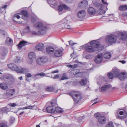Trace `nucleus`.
<instances>
[{
  "mask_svg": "<svg viewBox=\"0 0 127 127\" xmlns=\"http://www.w3.org/2000/svg\"><path fill=\"white\" fill-rule=\"evenodd\" d=\"M21 15H22L25 17H27L28 16V14L26 10H23L21 11Z\"/></svg>",
  "mask_w": 127,
  "mask_h": 127,
  "instance_id": "32",
  "label": "nucleus"
},
{
  "mask_svg": "<svg viewBox=\"0 0 127 127\" xmlns=\"http://www.w3.org/2000/svg\"><path fill=\"white\" fill-rule=\"evenodd\" d=\"M0 88L3 90H5L8 88L7 85L4 83H2L0 84Z\"/></svg>",
  "mask_w": 127,
  "mask_h": 127,
  "instance_id": "28",
  "label": "nucleus"
},
{
  "mask_svg": "<svg viewBox=\"0 0 127 127\" xmlns=\"http://www.w3.org/2000/svg\"><path fill=\"white\" fill-rule=\"evenodd\" d=\"M63 8L65 10H69L70 9V8L66 5L63 4Z\"/></svg>",
  "mask_w": 127,
  "mask_h": 127,
  "instance_id": "45",
  "label": "nucleus"
},
{
  "mask_svg": "<svg viewBox=\"0 0 127 127\" xmlns=\"http://www.w3.org/2000/svg\"><path fill=\"white\" fill-rule=\"evenodd\" d=\"M31 30L30 29L29 26H28L26 27L24 29V31L26 32H31Z\"/></svg>",
  "mask_w": 127,
  "mask_h": 127,
  "instance_id": "38",
  "label": "nucleus"
},
{
  "mask_svg": "<svg viewBox=\"0 0 127 127\" xmlns=\"http://www.w3.org/2000/svg\"><path fill=\"white\" fill-rule=\"evenodd\" d=\"M27 41L23 40L21 41L18 45V48L19 49H21L22 47L27 44Z\"/></svg>",
  "mask_w": 127,
  "mask_h": 127,
  "instance_id": "20",
  "label": "nucleus"
},
{
  "mask_svg": "<svg viewBox=\"0 0 127 127\" xmlns=\"http://www.w3.org/2000/svg\"><path fill=\"white\" fill-rule=\"evenodd\" d=\"M13 40L9 37H7L6 39L5 43L8 45H10L13 43Z\"/></svg>",
  "mask_w": 127,
  "mask_h": 127,
  "instance_id": "27",
  "label": "nucleus"
},
{
  "mask_svg": "<svg viewBox=\"0 0 127 127\" xmlns=\"http://www.w3.org/2000/svg\"><path fill=\"white\" fill-rule=\"evenodd\" d=\"M34 61V60L29 58L27 60V63L29 64H32Z\"/></svg>",
  "mask_w": 127,
  "mask_h": 127,
  "instance_id": "37",
  "label": "nucleus"
},
{
  "mask_svg": "<svg viewBox=\"0 0 127 127\" xmlns=\"http://www.w3.org/2000/svg\"><path fill=\"white\" fill-rule=\"evenodd\" d=\"M35 106V105L33 106L30 105L26 107L27 109H32Z\"/></svg>",
  "mask_w": 127,
  "mask_h": 127,
  "instance_id": "51",
  "label": "nucleus"
},
{
  "mask_svg": "<svg viewBox=\"0 0 127 127\" xmlns=\"http://www.w3.org/2000/svg\"><path fill=\"white\" fill-rule=\"evenodd\" d=\"M26 75V76L27 77V78L31 77L32 76V75L30 73H28V74H27Z\"/></svg>",
  "mask_w": 127,
  "mask_h": 127,
  "instance_id": "57",
  "label": "nucleus"
},
{
  "mask_svg": "<svg viewBox=\"0 0 127 127\" xmlns=\"http://www.w3.org/2000/svg\"><path fill=\"white\" fill-rule=\"evenodd\" d=\"M122 16L123 17H126L127 16V12H124L122 14Z\"/></svg>",
  "mask_w": 127,
  "mask_h": 127,
  "instance_id": "56",
  "label": "nucleus"
},
{
  "mask_svg": "<svg viewBox=\"0 0 127 127\" xmlns=\"http://www.w3.org/2000/svg\"><path fill=\"white\" fill-rule=\"evenodd\" d=\"M7 66L11 70L20 73H23L27 71V70L26 69L21 67L19 68L17 65L13 64H8Z\"/></svg>",
  "mask_w": 127,
  "mask_h": 127,
  "instance_id": "4",
  "label": "nucleus"
},
{
  "mask_svg": "<svg viewBox=\"0 0 127 127\" xmlns=\"http://www.w3.org/2000/svg\"><path fill=\"white\" fill-rule=\"evenodd\" d=\"M124 114V112L123 111H120L119 112V114L120 115H123Z\"/></svg>",
  "mask_w": 127,
  "mask_h": 127,
  "instance_id": "64",
  "label": "nucleus"
},
{
  "mask_svg": "<svg viewBox=\"0 0 127 127\" xmlns=\"http://www.w3.org/2000/svg\"><path fill=\"white\" fill-rule=\"evenodd\" d=\"M14 121V119L13 117H11L10 119V122L11 124Z\"/></svg>",
  "mask_w": 127,
  "mask_h": 127,
  "instance_id": "48",
  "label": "nucleus"
},
{
  "mask_svg": "<svg viewBox=\"0 0 127 127\" xmlns=\"http://www.w3.org/2000/svg\"><path fill=\"white\" fill-rule=\"evenodd\" d=\"M63 52L60 49L56 50L54 52V56L56 57H59L62 55Z\"/></svg>",
  "mask_w": 127,
  "mask_h": 127,
  "instance_id": "13",
  "label": "nucleus"
},
{
  "mask_svg": "<svg viewBox=\"0 0 127 127\" xmlns=\"http://www.w3.org/2000/svg\"><path fill=\"white\" fill-rule=\"evenodd\" d=\"M4 31L0 29V33H2L3 34V35H4Z\"/></svg>",
  "mask_w": 127,
  "mask_h": 127,
  "instance_id": "59",
  "label": "nucleus"
},
{
  "mask_svg": "<svg viewBox=\"0 0 127 127\" xmlns=\"http://www.w3.org/2000/svg\"><path fill=\"white\" fill-rule=\"evenodd\" d=\"M15 91L14 89H9L7 91L6 95L8 96H12L14 94Z\"/></svg>",
  "mask_w": 127,
  "mask_h": 127,
  "instance_id": "23",
  "label": "nucleus"
},
{
  "mask_svg": "<svg viewBox=\"0 0 127 127\" xmlns=\"http://www.w3.org/2000/svg\"><path fill=\"white\" fill-rule=\"evenodd\" d=\"M34 26L39 29L38 31L39 33L41 35H44L47 32V25L41 22H38L35 24Z\"/></svg>",
  "mask_w": 127,
  "mask_h": 127,
  "instance_id": "3",
  "label": "nucleus"
},
{
  "mask_svg": "<svg viewBox=\"0 0 127 127\" xmlns=\"http://www.w3.org/2000/svg\"><path fill=\"white\" fill-rule=\"evenodd\" d=\"M120 72L119 70L118 69L115 68L113 69L111 73L114 77H116L119 76Z\"/></svg>",
  "mask_w": 127,
  "mask_h": 127,
  "instance_id": "16",
  "label": "nucleus"
},
{
  "mask_svg": "<svg viewBox=\"0 0 127 127\" xmlns=\"http://www.w3.org/2000/svg\"><path fill=\"white\" fill-rule=\"evenodd\" d=\"M7 5H6L2 6V7H0V12H2V10H4L7 7Z\"/></svg>",
  "mask_w": 127,
  "mask_h": 127,
  "instance_id": "43",
  "label": "nucleus"
},
{
  "mask_svg": "<svg viewBox=\"0 0 127 127\" xmlns=\"http://www.w3.org/2000/svg\"><path fill=\"white\" fill-rule=\"evenodd\" d=\"M98 120L99 123L102 124H105L106 122V118L104 116H100L99 117Z\"/></svg>",
  "mask_w": 127,
  "mask_h": 127,
  "instance_id": "21",
  "label": "nucleus"
},
{
  "mask_svg": "<svg viewBox=\"0 0 127 127\" xmlns=\"http://www.w3.org/2000/svg\"><path fill=\"white\" fill-rule=\"evenodd\" d=\"M119 62L122 63V64H125L126 63V61L124 60L120 61Z\"/></svg>",
  "mask_w": 127,
  "mask_h": 127,
  "instance_id": "62",
  "label": "nucleus"
},
{
  "mask_svg": "<svg viewBox=\"0 0 127 127\" xmlns=\"http://www.w3.org/2000/svg\"><path fill=\"white\" fill-rule=\"evenodd\" d=\"M0 127H8L7 123L5 122L0 123Z\"/></svg>",
  "mask_w": 127,
  "mask_h": 127,
  "instance_id": "34",
  "label": "nucleus"
},
{
  "mask_svg": "<svg viewBox=\"0 0 127 127\" xmlns=\"http://www.w3.org/2000/svg\"><path fill=\"white\" fill-rule=\"evenodd\" d=\"M127 77V74L125 72H121L119 73V78L121 80H123Z\"/></svg>",
  "mask_w": 127,
  "mask_h": 127,
  "instance_id": "17",
  "label": "nucleus"
},
{
  "mask_svg": "<svg viewBox=\"0 0 127 127\" xmlns=\"http://www.w3.org/2000/svg\"><path fill=\"white\" fill-rule=\"evenodd\" d=\"M0 79L3 81H6L7 79H10L12 78V76L11 75L8 74L6 75L4 74L0 77Z\"/></svg>",
  "mask_w": 127,
  "mask_h": 127,
  "instance_id": "15",
  "label": "nucleus"
},
{
  "mask_svg": "<svg viewBox=\"0 0 127 127\" xmlns=\"http://www.w3.org/2000/svg\"><path fill=\"white\" fill-rule=\"evenodd\" d=\"M84 73L82 72H79L75 74L76 76L77 77H82Z\"/></svg>",
  "mask_w": 127,
  "mask_h": 127,
  "instance_id": "39",
  "label": "nucleus"
},
{
  "mask_svg": "<svg viewBox=\"0 0 127 127\" xmlns=\"http://www.w3.org/2000/svg\"><path fill=\"white\" fill-rule=\"evenodd\" d=\"M87 79L86 78L82 79L79 81L80 85L82 86H84L87 85Z\"/></svg>",
  "mask_w": 127,
  "mask_h": 127,
  "instance_id": "26",
  "label": "nucleus"
},
{
  "mask_svg": "<svg viewBox=\"0 0 127 127\" xmlns=\"http://www.w3.org/2000/svg\"><path fill=\"white\" fill-rule=\"evenodd\" d=\"M55 111L57 112L61 113L63 112L64 111L62 109L59 107H56L55 110L51 106L48 107V113H54Z\"/></svg>",
  "mask_w": 127,
  "mask_h": 127,
  "instance_id": "8",
  "label": "nucleus"
},
{
  "mask_svg": "<svg viewBox=\"0 0 127 127\" xmlns=\"http://www.w3.org/2000/svg\"><path fill=\"white\" fill-rule=\"evenodd\" d=\"M59 72V70H56L52 71V73H58Z\"/></svg>",
  "mask_w": 127,
  "mask_h": 127,
  "instance_id": "61",
  "label": "nucleus"
},
{
  "mask_svg": "<svg viewBox=\"0 0 127 127\" xmlns=\"http://www.w3.org/2000/svg\"><path fill=\"white\" fill-rule=\"evenodd\" d=\"M118 38L120 39L125 40L127 39V32H123L119 33L118 35Z\"/></svg>",
  "mask_w": 127,
  "mask_h": 127,
  "instance_id": "10",
  "label": "nucleus"
},
{
  "mask_svg": "<svg viewBox=\"0 0 127 127\" xmlns=\"http://www.w3.org/2000/svg\"><path fill=\"white\" fill-rule=\"evenodd\" d=\"M28 57L29 58L35 60L36 58V56L35 54L33 52H30L28 54Z\"/></svg>",
  "mask_w": 127,
  "mask_h": 127,
  "instance_id": "25",
  "label": "nucleus"
},
{
  "mask_svg": "<svg viewBox=\"0 0 127 127\" xmlns=\"http://www.w3.org/2000/svg\"><path fill=\"white\" fill-rule=\"evenodd\" d=\"M108 76L109 78L111 79H112L114 77L112 73H109L108 74Z\"/></svg>",
  "mask_w": 127,
  "mask_h": 127,
  "instance_id": "46",
  "label": "nucleus"
},
{
  "mask_svg": "<svg viewBox=\"0 0 127 127\" xmlns=\"http://www.w3.org/2000/svg\"><path fill=\"white\" fill-rule=\"evenodd\" d=\"M103 55L102 53L98 54L95 57V63L99 64L101 62L102 60Z\"/></svg>",
  "mask_w": 127,
  "mask_h": 127,
  "instance_id": "12",
  "label": "nucleus"
},
{
  "mask_svg": "<svg viewBox=\"0 0 127 127\" xmlns=\"http://www.w3.org/2000/svg\"><path fill=\"white\" fill-rule=\"evenodd\" d=\"M86 13L84 10H82L79 11L77 14L78 17L79 19H83Z\"/></svg>",
  "mask_w": 127,
  "mask_h": 127,
  "instance_id": "14",
  "label": "nucleus"
},
{
  "mask_svg": "<svg viewBox=\"0 0 127 127\" xmlns=\"http://www.w3.org/2000/svg\"><path fill=\"white\" fill-rule=\"evenodd\" d=\"M54 92L55 93L57 92V90H55L53 87H48V92Z\"/></svg>",
  "mask_w": 127,
  "mask_h": 127,
  "instance_id": "33",
  "label": "nucleus"
},
{
  "mask_svg": "<svg viewBox=\"0 0 127 127\" xmlns=\"http://www.w3.org/2000/svg\"><path fill=\"white\" fill-rule=\"evenodd\" d=\"M47 61V57L44 56L38 58L36 60V63L39 65H42L46 63Z\"/></svg>",
  "mask_w": 127,
  "mask_h": 127,
  "instance_id": "7",
  "label": "nucleus"
},
{
  "mask_svg": "<svg viewBox=\"0 0 127 127\" xmlns=\"http://www.w3.org/2000/svg\"><path fill=\"white\" fill-rule=\"evenodd\" d=\"M106 127H113V123L112 122H109L106 125Z\"/></svg>",
  "mask_w": 127,
  "mask_h": 127,
  "instance_id": "42",
  "label": "nucleus"
},
{
  "mask_svg": "<svg viewBox=\"0 0 127 127\" xmlns=\"http://www.w3.org/2000/svg\"><path fill=\"white\" fill-rule=\"evenodd\" d=\"M106 39L109 43H113L116 41L117 37L114 35H110L107 36Z\"/></svg>",
  "mask_w": 127,
  "mask_h": 127,
  "instance_id": "9",
  "label": "nucleus"
},
{
  "mask_svg": "<svg viewBox=\"0 0 127 127\" xmlns=\"http://www.w3.org/2000/svg\"><path fill=\"white\" fill-rule=\"evenodd\" d=\"M85 50L87 52L92 53L95 51L99 52L102 50L104 47L100 44L99 43L95 40H93L84 45Z\"/></svg>",
  "mask_w": 127,
  "mask_h": 127,
  "instance_id": "1",
  "label": "nucleus"
},
{
  "mask_svg": "<svg viewBox=\"0 0 127 127\" xmlns=\"http://www.w3.org/2000/svg\"><path fill=\"white\" fill-rule=\"evenodd\" d=\"M88 4V3L87 1L86 0H84L81 2L80 4V6L85 7Z\"/></svg>",
  "mask_w": 127,
  "mask_h": 127,
  "instance_id": "30",
  "label": "nucleus"
},
{
  "mask_svg": "<svg viewBox=\"0 0 127 127\" xmlns=\"http://www.w3.org/2000/svg\"><path fill=\"white\" fill-rule=\"evenodd\" d=\"M14 62L16 63H20L21 62V60L19 57H17L14 60Z\"/></svg>",
  "mask_w": 127,
  "mask_h": 127,
  "instance_id": "36",
  "label": "nucleus"
},
{
  "mask_svg": "<svg viewBox=\"0 0 127 127\" xmlns=\"http://www.w3.org/2000/svg\"><path fill=\"white\" fill-rule=\"evenodd\" d=\"M54 44H48V54L52 55L54 53Z\"/></svg>",
  "mask_w": 127,
  "mask_h": 127,
  "instance_id": "11",
  "label": "nucleus"
},
{
  "mask_svg": "<svg viewBox=\"0 0 127 127\" xmlns=\"http://www.w3.org/2000/svg\"><path fill=\"white\" fill-rule=\"evenodd\" d=\"M58 9L60 12H62L63 10V4L62 5H58Z\"/></svg>",
  "mask_w": 127,
  "mask_h": 127,
  "instance_id": "35",
  "label": "nucleus"
},
{
  "mask_svg": "<svg viewBox=\"0 0 127 127\" xmlns=\"http://www.w3.org/2000/svg\"><path fill=\"white\" fill-rule=\"evenodd\" d=\"M100 114L99 113H96L94 115V116L96 118H97L98 117H100Z\"/></svg>",
  "mask_w": 127,
  "mask_h": 127,
  "instance_id": "50",
  "label": "nucleus"
},
{
  "mask_svg": "<svg viewBox=\"0 0 127 127\" xmlns=\"http://www.w3.org/2000/svg\"><path fill=\"white\" fill-rule=\"evenodd\" d=\"M69 43L70 46H72L76 43H73V42L72 41H69Z\"/></svg>",
  "mask_w": 127,
  "mask_h": 127,
  "instance_id": "54",
  "label": "nucleus"
},
{
  "mask_svg": "<svg viewBox=\"0 0 127 127\" xmlns=\"http://www.w3.org/2000/svg\"><path fill=\"white\" fill-rule=\"evenodd\" d=\"M67 79L68 78L66 77V74L64 73L63 74L62 77L61 79V80H63L64 79Z\"/></svg>",
  "mask_w": 127,
  "mask_h": 127,
  "instance_id": "44",
  "label": "nucleus"
},
{
  "mask_svg": "<svg viewBox=\"0 0 127 127\" xmlns=\"http://www.w3.org/2000/svg\"><path fill=\"white\" fill-rule=\"evenodd\" d=\"M67 94L73 97L75 102L76 103L78 102L81 99L80 94L78 92L72 91Z\"/></svg>",
  "mask_w": 127,
  "mask_h": 127,
  "instance_id": "5",
  "label": "nucleus"
},
{
  "mask_svg": "<svg viewBox=\"0 0 127 127\" xmlns=\"http://www.w3.org/2000/svg\"><path fill=\"white\" fill-rule=\"evenodd\" d=\"M110 86L108 85H104L101 88L100 91L101 92H106L110 89Z\"/></svg>",
  "mask_w": 127,
  "mask_h": 127,
  "instance_id": "24",
  "label": "nucleus"
},
{
  "mask_svg": "<svg viewBox=\"0 0 127 127\" xmlns=\"http://www.w3.org/2000/svg\"><path fill=\"white\" fill-rule=\"evenodd\" d=\"M51 103L53 106L56 105L57 104V101L56 99L53 100L51 102Z\"/></svg>",
  "mask_w": 127,
  "mask_h": 127,
  "instance_id": "40",
  "label": "nucleus"
},
{
  "mask_svg": "<svg viewBox=\"0 0 127 127\" xmlns=\"http://www.w3.org/2000/svg\"><path fill=\"white\" fill-rule=\"evenodd\" d=\"M119 10L121 11H125L127 10V5L123 4L120 5L118 8Z\"/></svg>",
  "mask_w": 127,
  "mask_h": 127,
  "instance_id": "22",
  "label": "nucleus"
},
{
  "mask_svg": "<svg viewBox=\"0 0 127 127\" xmlns=\"http://www.w3.org/2000/svg\"><path fill=\"white\" fill-rule=\"evenodd\" d=\"M11 107H15L16 106V104L15 103H11L8 104Z\"/></svg>",
  "mask_w": 127,
  "mask_h": 127,
  "instance_id": "52",
  "label": "nucleus"
},
{
  "mask_svg": "<svg viewBox=\"0 0 127 127\" xmlns=\"http://www.w3.org/2000/svg\"><path fill=\"white\" fill-rule=\"evenodd\" d=\"M47 74L43 73H39L35 74L34 75V77L37 79H39L42 77L47 76Z\"/></svg>",
  "mask_w": 127,
  "mask_h": 127,
  "instance_id": "19",
  "label": "nucleus"
},
{
  "mask_svg": "<svg viewBox=\"0 0 127 127\" xmlns=\"http://www.w3.org/2000/svg\"><path fill=\"white\" fill-rule=\"evenodd\" d=\"M32 34L33 35H36L37 34V33L33 31L32 32Z\"/></svg>",
  "mask_w": 127,
  "mask_h": 127,
  "instance_id": "63",
  "label": "nucleus"
},
{
  "mask_svg": "<svg viewBox=\"0 0 127 127\" xmlns=\"http://www.w3.org/2000/svg\"><path fill=\"white\" fill-rule=\"evenodd\" d=\"M8 110V109L6 107H3L2 109V111H7Z\"/></svg>",
  "mask_w": 127,
  "mask_h": 127,
  "instance_id": "55",
  "label": "nucleus"
},
{
  "mask_svg": "<svg viewBox=\"0 0 127 127\" xmlns=\"http://www.w3.org/2000/svg\"><path fill=\"white\" fill-rule=\"evenodd\" d=\"M67 66L68 67L74 68L76 67L77 66V64H74L73 65H67Z\"/></svg>",
  "mask_w": 127,
  "mask_h": 127,
  "instance_id": "41",
  "label": "nucleus"
},
{
  "mask_svg": "<svg viewBox=\"0 0 127 127\" xmlns=\"http://www.w3.org/2000/svg\"><path fill=\"white\" fill-rule=\"evenodd\" d=\"M71 57L72 58H73L74 59L76 57V53H74L73 52V53L71 55Z\"/></svg>",
  "mask_w": 127,
  "mask_h": 127,
  "instance_id": "49",
  "label": "nucleus"
},
{
  "mask_svg": "<svg viewBox=\"0 0 127 127\" xmlns=\"http://www.w3.org/2000/svg\"><path fill=\"white\" fill-rule=\"evenodd\" d=\"M7 53V50L6 48L2 49L1 52V54L2 56L5 55Z\"/></svg>",
  "mask_w": 127,
  "mask_h": 127,
  "instance_id": "31",
  "label": "nucleus"
},
{
  "mask_svg": "<svg viewBox=\"0 0 127 127\" xmlns=\"http://www.w3.org/2000/svg\"><path fill=\"white\" fill-rule=\"evenodd\" d=\"M20 16L19 15H18V14H15L14 15L13 18V20H14V19H15V18H17L18 19H19L20 18Z\"/></svg>",
  "mask_w": 127,
  "mask_h": 127,
  "instance_id": "47",
  "label": "nucleus"
},
{
  "mask_svg": "<svg viewBox=\"0 0 127 127\" xmlns=\"http://www.w3.org/2000/svg\"><path fill=\"white\" fill-rule=\"evenodd\" d=\"M59 75H56L53 77V78L54 79H56L59 78Z\"/></svg>",
  "mask_w": 127,
  "mask_h": 127,
  "instance_id": "58",
  "label": "nucleus"
},
{
  "mask_svg": "<svg viewBox=\"0 0 127 127\" xmlns=\"http://www.w3.org/2000/svg\"><path fill=\"white\" fill-rule=\"evenodd\" d=\"M69 21L66 18L62 20L59 22V25L61 28H64L67 29H70V25L69 24Z\"/></svg>",
  "mask_w": 127,
  "mask_h": 127,
  "instance_id": "6",
  "label": "nucleus"
},
{
  "mask_svg": "<svg viewBox=\"0 0 127 127\" xmlns=\"http://www.w3.org/2000/svg\"><path fill=\"white\" fill-rule=\"evenodd\" d=\"M99 12L100 14H104L105 13V11L104 10H102L101 9L99 11Z\"/></svg>",
  "mask_w": 127,
  "mask_h": 127,
  "instance_id": "53",
  "label": "nucleus"
},
{
  "mask_svg": "<svg viewBox=\"0 0 127 127\" xmlns=\"http://www.w3.org/2000/svg\"><path fill=\"white\" fill-rule=\"evenodd\" d=\"M111 54L110 52H107L104 53V57L105 58L108 59L111 58Z\"/></svg>",
  "mask_w": 127,
  "mask_h": 127,
  "instance_id": "29",
  "label": "nucleus"
},
{
  "mask_svg": "<svg viewBox=\"0 0 127 127\" xmlns=\"http://www.w3.org/2000/svg\"><path fill=\"white\" fill-rule=\"evenodd\" d=\"M35 50L38 51H41L44 54H48V44L47 43H39L35 46Z\"/></svg>",
  "mask_w": 127,
  "mask_h": 127,
  "instance_id": "2",
  "label": "nucleus"
},
{
  "mask_svg": "<svg viewBox=\"0 0 127 127\" xmlns=\"http://www.w3.org/2000/svg\"><path fill=\"white\" fill-rule=\"evenodd\" d=\"M102 3L104 4H107L108 5V3L107 2L105 1L104 0H102Z\"/></svg>",
  "mask_w": 127,
  "mask_h": 127,
  "instance_id": "60",
  "label": "nucleus"
},
{
  "mask_svg": "<svg viewBox=\"0 0 127 127\" xmlns=\"http://www.w3.org/2000/svg\"><path fill=\"white\" fill-rule=\"evenodd\" d=\"M88 12L89 14L92 15H95L96 13L95 10L93 7L89 8L88 9Z\"/></svg>",
  "mask_w": 127,
  "mask_h": 127,
  "instance_id": "18",
  "label": "nucleus"
}]
</instances>
